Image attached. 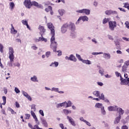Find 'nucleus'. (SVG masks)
<instances>
[{
	"label": "nucleus",
	"instance_id": "nucleus-53",
	"mask_svg": "<svg viewBox=\"0 0 129 129\" xmlns=\"http://www.w3.org/2000/svg\"><path fill=\"white\" fill-rule=\"evenodd\" d=\"M14 66L16 67H20L21 66V63L19 62H15L14 63Z\"/></svg>",
	"mask_w": 129,
	"mask_h": 129
},
{
	"label": "nucleus",
	"instance_id": "nucleus-3",
	"mask_svg": "<svg viewBox=\"0 0 129 129\" xmlns=\"http://www.w3.org/2000/svg\"><path fill=\"white\" fill-rule=\"evenodd\" d=\"M9 50V58L11 62L14 61V59H15V55H14V48L12 46H10L8 47Z\"/></svg>",
	"mask_w": 129,
	"mask_h": 129
},
{
	"label": "nucleus",
	"instance_id": "nucleus-45",
	"mask_svg": "<svg viewBox=\"0 0 129 129\" xmlns=\"http://www.w3.org/2000/svg\"><path fill=\"white\" fill-rule=\"evenodd\" d=\"M0 52L1 53H4V45L0 43Z\"/></svg>",
	"mask_w": 129,
	"mask_h": 129
},
{
	"label": "nucleus",
	"instance_id": "nucleus-11",
	"mask_svg": "<svg viewBox=\"0 0 129 129\" xmlns=\"http://www.w3.org/2000/svg\"><path fill=\"white\" fill-rule=\"evenodd\" d=\"M79 119L80 121H82V122H84V123H85V124H86V125H88V126H91V123L85 120V119H84L83 117H80Z\"/></svg>",
	"mask_w": 129,
	"mask_h": 129
},
{
	"label": "nucleus",
	"instance_id": "nucleus-52",
	"mask_svg": "<svg viewBox=\"0 0 129 129\" xmlns=\"http://www.w3.org/2000/svg\"><path fill=\"white\" fill-rule=\"evenodd\" d=\"M14 91L16 92V93H20V92H21V91H20V90H19V88L17 87L15 88Z\"/></svg>",
	"mask_w": 129,
	"mask_h": 129
},
{
	"label": "nucleus",
	"instance_id": "nucleus-42",
	"mask_svg": "<svg viewBox=\"0 0 129 129\" xmlns=\"http://www.w3.org/2000/svg\"><path fill=\"white\" fill-rule=\"evenodd\" d=\"M114 44L115 46H117V49H119V45H120L119 42H118V41H115Z\"/></svg>",
	"mask_w": 129,
	"mask_h": 129
},
{
	"label": "nucleus",
	"instance_id": "nucleus-44",
	"mask_svg": "<svg viewBox=\"0 0 129 129\" xmlns=\"http://www.w3.org/2000/svg\"><path fill=\"white\" fill-rule=\"evenodd\" d=\"M8 110H9V111L11 112L12 114H14V113H16V112H15V111H14V110L12 109L11 107L8 108Z\"/></svg>",
	"mask_w": 129,
	"mask_h": 129
},
{
	"label": "nucleus",
	"instance_id": "nucleus-54",
	"mask_svg": "<svg viewBox=\"0 0 129 129\" xmlns=\"http://www.w3.org/2000/svg\"><path fill=\"white\" fill-rule=\"evenodd\" d=\"M124 25H125V28H127V29H129V23L128 21H126L124 23Z\"/></svg>",
	"mask_w": 129,
	"mask_h": 129
},
{
	"label": "nucleus",
	"instance_id": "nucleus-17",
	"mask_svg": "<svg viewBox=\"0 0 129 129\" xmlns=\"http://www.w3.org/2000/svg\"><path fill=\"white\" fill-rule=\"evenodd\" d=\"M31 5L32 6H34V7H36L38 9H42V8H43V6H42L41 4H39V3H38L36 1L32 2Z\"/></svg>",
	"mask_w": 129,
	"mask_h": 129
},
{
	"label": "nucleus",
	"instance_id": "nucleus-27",
	"mask_svg": "<svg viewBox=\"0 0 129 129\" xmlns=\"http://www.w3.org/2000/svg\"><path fill=\"white\" fill-rule=\"evenodd\" d=\"M62 112L67 115V114H70L71 113H72V111H71V110L64 109L63 110Z\"/></svg>",
	"mask_w": 129,
	"mask_h": 129
},
{
	"label": "nucleus",
	"instance_id": "nucleus-5",
	"mask_svg": "<svg viewBox=\"0 0 129 129\" xmlns=\"http://www.w3.org/2000/svg\"><path fill=\"white\" fill-rule=\"evenodd\" d=\"M93 94L94 95V96H96V97H98L101 100H104V94L103 93L100 94V91H94L93 92Z\"/></svg>",
	"mask_w": 129,
	"mask_h": 129
},
{
	"label": "nucleus",
	"instance_id": "nucleus-6",
	"mask_svg": "<svg viewBox=\"0 0 129 129\" xmlns=\"http://www.w3.org/2000/svg\"><path fill=\"white\" fill-rule=\"evenodd\" d=\"M76 13H79V14H85V15H86L87 16H89V15H90V10L83 9L82 10H77Z\"/></svg>",
	"mask_w": 129,
	"mask_h": 129
},
{
	"label": "nucleus",
	"instance_id": "nucleus-34",
	"mask_svg": "<svg viewBox=\"0 0 129 129\" xmlns=\"http://www.w3.org/2000/svg\"><path fill=\"white\" fill-rule=\"evenodd\" d=\"M39 30L41 32V33H45V28H44V26H39Z\"/></svg>",
	"mask_w": 129,
	"mask_h": 129
},
{
	"label": "nucleus",
	"instance_id": "nucleus-60",
	"mask_svg": "<svg viewBox=\"0 0 129 129\" xmlns=\"http://www.w3.org/2000/svg\"><path fill=\"white\" fill-rule=\"evenodd\" d=\"M93 6L94 7H97L98 6V2H97V1H95L93 3Z\"/></svg>",
	"mask_w": 129,
	"mask_h": 129
},
{
	"label": "nucleus",
	"instance_id": "nucleus-30",
	"mask_svg": "<svg viewBox=\"0 0 129 129\" xmlns=\"http://www.w3.org/2000/svg\"><path fill=\"white\" fill-rule=\"evenodd\" d=\"M128 120H129V115H127L125 119H122L121 121L123 123H126Z\"/></svg>",
	"mask_w": 129,
	"mask_h": 129
},
{
	"label": "nucleus",
	"instance_id": "nucleus-16",
	"mask_svg": "<svg viewBox=\"0 0 129 129\" xmlns=\"http://www.w3.org/2000/svg\"><path fill=\"white\" fill-rule=\"evenodd\" d=\"M109 111H116L117 110V106H110L107 107Z\"/></svg>",
	"mask_w": 129,
	"mask_h": 129
},
{
	"label": "nucleus",
	"instance_id": "nucleus-51",
	"mask_svg": "<svg viewBox=\"0 0 129 129\" xmlns=\"http://www.w3.org/2000/svg\"><path fill=\"white\" fill-rule=\"evenodd\" d=\"M39 113L42 116H44L45 115L44 114V111L43 110H39Z\"/></svg>",
	"mask_w": 129,
	"mask_h": 129
},
{
	"label": "nucleus",
	"instance_id": "nucleus-25",
	"mask_svg": "<svg viewBox=\"0 0 129 129\" xmlns=\"http://www.w3.org/2000/svg\"><path fill=\"white\" fill-rule=\"evenodd\" d=\"M82 62L84 63V64H86V65H91V64H92L91 61L88 59H83Z\"/></svg>",
	"mask_w": 129,
	"mask_h": 129
},
{
	"label": "nucleus",
	"instance_id": "nucleus-63",
	"mask_svg": "<svg viewBox=\"0 0 129 129\" xmlns=\"http://www.w3.org/2000/svg\"><path fill=\"white\" fill-rule=\"evenodd\" d=\"M97 84H98V85H99V86H103L104 85L103 83L99 82H97Z\"/></svg>",
	"mask_w": 129,
	"mask_h": 129
},
{
	"label": "nucleus",
	"instance_id": "nucleus-4",
	"mask_svg": "<svg viewBox=\"0 0 129 129\" xmlns=\"http://www.w3.org/2000/svg\"><path fill=\"white\" fill-rule=\"evenodd\" d=\"M89 20V18H88V17L86 16V15L81 16L79 18L78 20L76 21L75 24L77 26H78V25L80 24V22L81 21H82L83 22H88Z\"/></svg>",
	"mask_w": 129,
	"mask_h": 129
},
{
	"label": "nucleus",
	"instance_id": "nucleus-50",
	"mask_svg": "<svg viewBox=\"0 0 129 129\" xmlns=\"http://www.w3.org/2000/svg\"><path fill=\"white\" fill-rule=\"evenodd\" d=\"M31 109H33L34 111H36V105L32 104L31 107Z\"/></svg>",
	"mask_w": 129,
	"mask_h": 129
},
{
	"label": "nucleus",
	"instance_id": "nucleus-47",
	"mask_svg": "<svg viewBox=\"0 0 129 129\" xmlns=\"http://www.w3.org/2000/svg\"><path fill=\"white\" fill-rule=\"evenodd\" d=\"M123 8H125L126 9H127V10H128L129 11V4L126 3H124Z\"/></svg>",
	"mask_w": 129,
	"mask_h": 129
},
{
	"label": "nucleus",
	"instance_id": "nucleus-22",
	"mask_svg": "<svg viewBox=\"0 0 129 129\" xmlns=\"http://www.w3.org/2000/svg\"><path fill=\"white\" fill-rule=\"evenodd\" d=\"M41 123L45 127H47L48 126V122L44 118H41Z\"/></svg>",
	"mask_w": 129,
	"mask_h": 129
},
{
	"label": "nucleus",
	"instance_id": "nucleus-46",
	"mask_svg": "<svg viewBox=\"0 0 129 129\" xmlns=\"http://www.w3.org/2000/svg\"><path fill=\"white\" fill-rule=\"evenodd\" d=\"M101 54H103V52H93L92 53V55H101Z\"/></svg>",
	"mask_w": 129,
	"mask_h": 129
},
{
	"label": "nucleus",
	"instance_id": "nucleus-43",
	"mask_svg": "<svg viewBox=\"0 0 129 129\" xmlns=\"http://www.w3.org/2000/svg\"><path fill=\"white\" fill-rule=\"evenodd\" d=\"M99 73L101 75V76H103L104 75V71L103 69L99 70Z\"/></svg>",
	"mask_w": 129,
	"mask_h": 129
},
{
	"label": "nucleus",
	"instance_id": "nucleus-40",
	"mask_svg": "<svg viewBox=\"0 0 129 129\" xmlns=\"http://www.w3.org/2000/svg\"><path fill=\"white\" fill-rule=\"evenodd\" d=\"M76 56L77 58H78V60H79L80 61H81V62L83 61V59L81 58V56H80V55H79V54H76Z\"/></svg>",
	"mask_w": 129,
	"mask_h": 129
},
{
	"label": "nucleus",
	"instance_id": "nucleus-39",
	"mask_svg": "<svg viewBox=\"0 0 129 129\" xmlns=\"http://www.w3.org/2000/svg\"><path fill=\"white\" fill-rule=\"evenodd\" d=\"M50 11H52V7L51 6H48V8L45 9V12H46V13H49Z\"/></svg>",
	"mask_w": 129,
	"mask_h": 129
},
{
	"label": "nucleus",
	"instance_id": "nucleus-14",
	"mask_svg": "<svg viewBox=\"0 0 129 129\" xmlns=\"http://www.w3.org/2000/svg\"><path fill=\"white\" fill-rule=\"evenodd\" d=\"M51 91L53 92H57V93H59V94H64V91H59V88L52 87L51 88Z\"/></svg>",
	"mask_w": 129,
	"mask_h": 129
},
{
	"label": "nucleus",
	"instance_id": "nucleus-36",
	"mask_svg": "<svg viewBox=\"0 0 129 129\" xmlns=\"http://www.w3.org/2000/svg\"><path fill=\"white\" fill-rule=\"evenodd\" d=\"M40 41H41L42 42H44L45 43H47V42H48V40L47 39V38H45L43 36L40 37Z\"/></svg>",
	"mask_w": 129,
	"mask_h": 129
},
{
	"label": "nucleus",
	"instance_id": "nucleus-62",
	"mask_svg": "<svg viewBox=\"0 0 129 129\" xmlns=\"http://www.w3.org/2000/svg\"><path fill=\"white\" fill-rule=\"evenodd\" d=\"M92 42H93V43H94L95 44H97V40L95 38H93L92 39Z\"/></svg>",
	"mask_w": 129,
	"mask_h": 129
},
{
	"label": "nucleus",
	"instance_id": "nucleus-33",
	"mask_svg": "<svg viewBox=\"0 0 129 129\" xmlns=\"http://www.w3.org/2000/svg\"><path fill=\"white\" fill-rule=\"evenodd\" d=\"M9 5L11 11H13V10H14V8L15 7V3H14V2H11L9 4Z\"/></svg>",
	"mask_w": 129,
	"mask_h": 129
},
{
	"label": "nucleus",
	"instance_id": "nucleus-2",
	"mask_svg": "<svg viewBox=\"0 0 129 129\" xmlns=\"http://www.w3.org/2000/svg\"><path fill=\"white\" fill-rule=\"evenodd\" d=\"M68 28L71 31V36L75 35V31H76V26L74 23L71 22L66 23Z\"/></svg>",
	"mask_w": 129,
	"mask_h": 129
},
{
	"label": "nucleus",
	"instance_id": "nucleus-10",
	"mask_svg": "<svg viewBox=\"0 0 129 129\" xmlns=\"http://www.w3.org/2000/svg\"><path fill=\"white\" fill-rule=\"evenodd\" d=\"M67 119L69 121V122L73 125V126H76V123L74 120V119L72 118L71 116H67Z\"/></svg>",
	"mask_w": 129,
	"mask_h": 129
},
{
	"label": "nucleus",
	"instance_id": "nucleus-61",
	"mask_svg": "<svg viewBox=\"0 0 129 129\" xmlns=\"http://www.w3.org/2000/svg\"><path fill=\"white\" fill-rule=\"evenodd\" d=\"M105 77L106 78H111V77H112V76H111V75L107 74L105 75Z\"/></svg>",
	"mask_w": 129,
	"mask_h": 129
},
{
	"label": "nucleus",
	"instance_id": "nucleus-55",
	"mask_svg": "<svg viewBox=\"0 0 129 129\" xmlns=\"http://www.w3.org/2000/svg\"><path fill=\"white\" fill-rule=\"evenodd\" d=\"M25 97H26V98H27L29 101H32V97H31L30 95H27Z\"/></svg>",
	"mask_w": 129,
	"mask_h": 129
},
{
	"label": "nucleus",
	"instance_id": "nucleus-12",
	"mask_svg": "<svg viewBox=\"0 0 129 129\" xmlns=\"http://www.w3.org/2000/svg\"><path fill=\"white\" fill-rule=\"evenodd\" d=\"M117 110L118 112V114H117V115L121 117V115H123L124 114V110L122 109V108L120 107H117Z\"/></svg>",
	"mask_w": 129,
	"mask_h": 129
},
{
	"label": "nucleus",
	"instance_id": "nucleus-1",
	"mask_svg": "<svg viewBox=\"0 0 129 129\" xmlns=\"http://www.w3.org/2000/svg\"><path fill=\"white\" fill-rule=\"evenodd\" d=\"M46 26L50 31V35L51 36L50 39V48L53 51L56 52V49H57V42L55 41V27L53 24L51 22L47 23Z\"/></svg>",
	"mask_w": 129,
	"mask_h": 129
},
{
	"label": "nucleus",
	"instance_id": "nucleus-18",
	"mask_svg": "<svg viewBox=\"0 0 129 129\" xmlns=\"http://www.w3.org/2000/svg\"><path fill=\"white\" fill-rule=\"evenodd\" d=\"M121 119V117H120V116H118L117 115L116 117L115 118V120L114 121V124H117V123H119Z\"/></svg>",
	"mask_w": 129,
	"mask_h": 129
},
{
	"label": "nucleus",
	"instance_id": "nucleus-37",
	"mask_svg": "<svg viewBox=\"0 0 129 129\" xmlns=\"http://www.w3.org/2000/svg\"><path fill=\"white\" fill-rule=\"evenodd\" d=\"M115 75L116 77H120V79L121 78V77H122L120 74V73H119L117 71L115 72Z\"/></svg>",
	"mask_w": 129,
	"mask_h": 129
},
{
	"label": "nucleus",
	"instance_id": "nucleus-23",
	"mask_svg": "<svg viewBox=\"0 0 129 129\" xmlns=\"http://www.w3.org/2000/svg\"><path fill=\"white\" fill-rule=\"evenodd\" d=\"M50 67H55L57 68L59 66V62L57 61H54L51 62V64L49 65Z\"/></svg>",
	"mask_w": 129,
	"mask_h": 129
},
{
	"label": "nucleus",
	"instance_id": "nucleus-58",
	"mask_svg": "<svg viewBox=\"0 0 129 129\" xmlns=\"http://www.w3.org/2000/svg\"><path fill=\"white\" fill-rule=\"evenodd\" d=\"M12 62H13V61H11L10 60V61H9V62H8L7 65H8V66H9V67H13V63H12Z\"/></svg>",
	"mask_w": 129,
	"mask_h": 129
},
{
	"label": "nucleus",
	"instance_id": "nucleus-41",
	"mask_svg": "<svg viewBox=\"0 0 129 129\" xmlns=\"http://www.w3.org/2000/svg\"><path fill=\"white\" fill-rule=\"evenodd\" d=\"M21 23H22L23 25H24V26H26L28 25V21L26 20H22L21 21Z\"/></svg>",
	"mask_w": 129,
	"mask_h": 129
},
{
	"label": "nucleus",
	"instance_id": "nucleus-13",
	"mask_svg": "<svg viewBox=\"0 0 129 129\" xmlns=\"http://www.w3.org/2000/svg\"><path fill=\"white\" fill-rule=\"evenodd\" d=\"M66 107L67 108V102L64 101L62 103H59L56 105L57 108H60V107Z\"/></svg>",
	"mask_w": 129,
	"mask_h": 129
},
{
	"label": "nucleus",
	"instance_id": "nucleus-56",
	"mask_svg": "<svg viewBox=\"0 0 129 129\" xmlns=\"http://www.w3.org/2000/svg\"><path fill=\"white\" fill-rule=\"evenodd\" d=\"M105 14L106 15H108V16L111 15V10L106 11Z\"/></svg>",
	"mask_w": 129,
	"mask_h": 129
},
{
	"label": "nucleus",
	"instance_id": "nucleus-59",
	"mask_svg": "<svg viewBox=\"0 0 129 129\" xmlns=\"http://www.w3.org/2000/svg\"><path fill=\"white\" fill-rule=\"evenodd\" d=\"M26 119H29L30 117H31V115L30 114H26Z\"/></svg>",
	"mask_w": 129,
	"mask_h": 129
},
{
	"label": "nucleus",
	"instance_id": "nucleus-31",
	"mask_svg": "<svg viewBox=\"0 0 129 129\" xmlns=\"http://www.w3.org/2000/svg\"><path fill=\"white\" fill-rule=\"evenodd\" d=\"M58 12L59 15H60V16H63V15H64L65 13V10L63 9H59L58 10Z\"/></svg>",
	"mask_w": 129,
	"mask_h": 129
},
{
	"label": "nucleus",
	"instance_id": "nucleus-57",
	"mask_svg": "<svg viewBox=\"0 0 129 129\" xmlns=\"http://www.w3.org/2000/svg\"><path fill=\"white\" fill-rule=\"evenodd\" d=\"M22 94L24 95V96H25V97H26L27 95H29L25 91H22Z\"/></svg>",
	"mask_w": 129,
	"mask_h": 129
},
{
	"label": "nucleus",
	"instance_id": "nucleus-64",
	"mask_svg": "<svg viewBox=\"0 0 129 129\" xmlns=\"http://www.w3.org/2000/svg\"><path fill=\"white\" fill-rule=\"evenodd\" d=\"M124 64H125V66H126V67H127V66H129V60L125 61Z\"/></svg>",
	"mask_w": 129,
	"mask_h": 129
},
{
	"label": "nucleus",
	"instance_id": "nucleus-8",
	"mask_svg": "<svg viewBox=\"0 0 129 129\" xmlns=\"http://www.w3.org/2000/svg\"><path fill=\"white\" fill-rule=\"evenodd\" d=\"M120 81L121 85H128L129 86V78L126 79L121 77Z\"/></svg>",
	"mask_w": 129,
	"mask_h": 129
},
{
	"label": "nucleus",
	"instance_id": "nucleus-38",
	"mask_svg": "<svg viewBox=\"0 0 129 129\" xmlns=\"http://www.w3.org/2000/svg\"><path fill=\"white\" fill-rule=\"evenodd\" d=\"M126 68H127V67H126V66L124 64L122 67V72H124V73L126 72Z\"/></svg>",
	"mask_w": 129,
	"mask_h": 129
},
{
	"label": "nucleus",
	"instance_id": "nucleus-28",
	"mask_svg": "<svg viewBox=\"0 0 129 129\" xmlns=\"http://www.w3.org/2000/svg\"><path fill=\"white\" fill-rule=\"evenodd\" d=\"M100 112L102 115H105V114H106V111H105L104 106L102 108L100 109Z\"/></svg>",
	"mask_w": 129,
	"mask_h": 129
},
{
	"label": "nucleus",
	"instance_id": "nucleus-32",
	"mask_svg": "<svg viewBox=\"0 0 129 129\" xmlns=\"http://www.w3.org/2000/svg\"><path fill=\"white\" fill-rule=\"evenodd\" d=\"M110 19L109 18H105L102 21V24H103V25H105V24H106L107 23H109Z\"/></svg>",
	"mask_w": 129,
	"mask_h": 129
},
{
	"label": "nucleus",
	"instance_id": "nucleus-9",
	"mask_svg": "<svg viewBox=\"0 0 129 129\" xmlns=\"http://www.w3.org/2000/svg\"><path fill=\"white\" fill-rule=\"evenodd\" d=\"M23 4L26 9H31L32 8V2H31V0H25Z\"/></svg>",
	"mask_w": 129,
	"mask_h": 129
},
{
	"label": "nucleus",
	"instance_id": "nucleus-20",
	"mask_svg": "<svg viewBox=\"0 0 129 129\" xmlns=\"http://www.w3.org/2000/svg\"><path fill=\"white\" fill-rule=\"evenodd\" d=\"M103 57L106 60H108L111 58V55H110V53H103Z\"/></svg>",
	"mask_w": 129,
	"mask_h": 129
},
{
	"label": "nucleus",
	"instance_id": "nucleus-21",
	"mask_svg": "<svg viewBox=\"0 0 129 129\" xmlns=\"http://www.w3.org/2000/svg\"><path fill=\"white\" fill-rule=\"evenodd\" d=\"M30 113L31 114V116L34 118V119H35L36 122H38V118L37 117V115H36L35 112H34V111L31 110Z\"/></svg>",
	"mask_w": 129,
	"mask_h": 129
},
{
	"label": "nucleus",
	"instance_id": "nucleus-48",
	"mask_svg": "<svg viewBox=\"0 0 129 129\" xmlns=\"http://www.w3.org/2000/svg\"><path fill=\"white\" fill-rule=\"evenodd\" d=\"M31 49H32V50H37V49H38V47H37V46H36V45L33 44V45L31 46Z\"/></svg>",
	"mask_w": 129,
	"mask_h": 129
},
{
	"label": "nucleus",
	"instance_id": "nucleus-26",
	"mask_svg": "<svg viewBox=\"0 0 129 129\" xmlns=\"http://www.w3.org/2000/svg\"><path fill=\"white\" fill-rule=\"evenodd\" d=\"M70 61H73L74 62H76V61H77V59L73 54L70 55Z\"/></svg>",
	"mask_w": 129,
	"mask_h": 129
},
{
	"label": "nucleus",
	"instance_id": "nucleus-35",
	"mask_svg": "<svg viewBox=\"0 0 129 129\" xmlns=\"http://www.w3.org/2000/svg\"><path fill=\"white\" fill-rule=\"evenodd\" d=\"M73 104V103L71 102V101L69 100L67 102V107H71V105Z\"/></svg>",
	"mask_w": 129,
	"mask_h": 129
},
{
	"label": "nucleus",
	"instance_id": "nucleus-15",
	"mask_svg": "<svg viewBox=\"0 0 129 129\" xmlns=\"http://www.w3.org/2000/svg\"><path fill=\"white\" fill-rule=\"evenodd\" d=\"M67 29H68V27H67V24L66 23L63 24L61 28V33H62V34H65V33L67 32Z\"/></svg>",
	"mask_w": 129,
	"mask_h": 129
},
{
	"label": "nucleus",
	"instance_id": "nucleus-49",
	"mask_svg": "<svg viewBox=\"0 0 129 129\" xmlns=\"http://www.w3.org/2000/svg\"><path fill=\"white\" fill-rule=\"evenodd\" d=\"M50 55H51V52L50 51H47L45 53L46 58H49V57H50Z\"/></svg>",
	"mask_w": 129,
	"mask_h": 129
},
{
	"label": "nucleus",
	"instance_id": "nucleus-19",
	"mask_svg": "<svg viewBox=\"0 0 129 129\" xmlns=\"http://www.w3.org/2000/svg\"><path fill=\"white\" fill-rule=\"evenodd\" d=\"M95 108H99L100 109H101V108L104 107V106L103 105V104L101 103H96L95 105Z\"/></svg>",
	"mask_w": 129,
	"mask_h": 129
},
{
	"label": "nucleus",
	"instance_id": "nucleus-7",
	"mask_svg": "<svg viewBox=\"0 0 129 129\" xmlns=\"http://www.w3.org/2000/svg\"><path fill=\"white\" fill-rule=\"evenodd\" d=\"M109 28L111 31H114V28H116V22L109 21Z\"/></svg>",
	"mask_w": 129,
	"mask_h": 129
},
{
	"label": "nucleus",
	"instance_id": "nucleus-29",
	"mask_svg": "<svg viewBox=\"0 0 129 129\" xmlns=\"http://www.w3.org/2000/svg\"><path fill=\"white\" fill-rule=\"evenodd\" d=\"M31 81H33V82H38V78H37V76H33L31 78Z\"/></svg>",
	"mask_w": 129,
	"mask_h": 129
},
{
	"label": "nucleus",
	"instance_id": "nucleus-24",
	"mask_svg": "<svg viewBox=\"0 0 129 129\" xmlns=\"http://www.w3.org/2000/svg\"><path fill=\"white\" fill-rule=\"evenodd\" d=\"M11 26L12 27L11 30V34H14V35H16V34L18 33V31L15 29V27H14V26L13 25V24H11Z\"/></svg>",
	"mask_w": 129,
	"mask_h": 129
}]
</instances>
